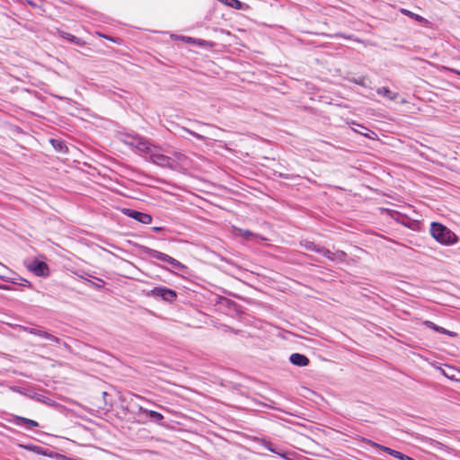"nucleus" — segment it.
I'll use <instances>...</instances> for the list:
<instances>
[{"label": "nucleus", "mask_w": 460, "mask_h": 460, "mask_svg": "<svg viewBox=\"0 0 460 460\" xmlns=\"http://www.w3.org/2000/svg\"><path fill=\"white\" fill-rule=\"evenodd\" d=\"M429 232L431 236L442 245H452L458 242L457 235L441 223L432 222Z\"/></svg>", "instance_id": "1"}, {"label": "nucleus", "mask_w": 460, "mask_h": 460, "mask_svg": "<svg viewBox=\"0 0 460 460\" xmlns=\"http://www.w3.org/2000/svg\"><path fill=\"white\" fill-rule=\"evenodd\" d=\"M141 251L146 256L156 259V260L164 261V262H166V263L170 264L175 270H181L185 269V266L181 262H180L176 259L169 256L166 253L156 251V250L152 249L147 246H141Z\"/></svg>", "instance_id": "2"}, {"label": "nucleus", "mask_w": 460, "mask_h": 460, "mask_svg": "<svg viewBox=\"0 0 460 460\" xmlns=\"http://www.w3.org/2000/svg\"><path fill=\"white\" fill-rule=\"evenodd\" d=\"M148 159L151 163L172 170L176 169V164L172 162V157L165 155L161 152V147L155 146V150H152L148 155Z\"/></svg>", "instance_id": "3"}, {"label": "nucleus", "mask_w": 460, "mask_h": 460, "mask_svg": "<svg viewBox=\"0 0 460 460\" xmlns=\"http://www.w3.org/2000/svg\"><path fill=\"white\" fill-rule=\"evenodd\" d=\"M148 296L155 299H161L167 303H172L177 298V293L175 290L162 286L155 287L150 290Z\"/></svg>", "instance_id": "4"}, {"label": "nucleus", "mask_w": 460, "mask_h": 460, "mask_svg": "<svg viewBox=\"0 0 460 460\" xmlns=\"http://www.w3.org/2000/svg\"><path fill=\"white\" fill-rule=\"evenodd\" d=\"M123 214L145 225L150 224L152 222V216L150 214L140 212L135 209L124 208Z\"/></svg>", "instance_id": "5"}, {"label": "nucleus", "mask_w": 460, "mask_h": 460, "mask_svg": "<svg viewBox=\"0 0 460 460\" xmlns=\"http://www.w3.org/2000/svg\"><path fill=\"white\" fill-rule=\"evenodd\" d=\"M28 269L38 277H45L49 275V266L46 262L35 260L29 266Z\"/></svg>", "instance_id": "6"}, {"label": "nucleus", "mask_w": 460, "mask_h": 460, "mask_svg": "<svg viewBox=\"0 0 460 460\" xmlns=\"http://www.w3.org/2000/svg\"><path fill=\"white\" fill-rule=\"evenodd\" d=\"M374 447H378L383 452L387 453L388 455L394 456V458L400 459V460H415L411 456H409L407 455H404L397 450L392 449L390 447H387L385 446L379 445L377 443L369 441Z\"/></svg>", "instance_id": "7"}, {"label": "nucleus", "mask_w": 460, "mask_h": 460, "mask_svg": "<svg viewBox=\"0 0 460 460\" xmlns=\"http://www.w3.org/2000/svg\"><path fill=\"white\" fill-rule=\"evenodd\" d=\"M260 444L265 447L266 449H268L269 451L279 456L280 457L286 459V460H290L288 456H287V453L279 447H277L275 446L274 444H272L270 440L266 439V438H261L260 439Z\"/></svg>", "instance_id": "8"}, {"label": "nucleus", "mask_w": 460, "mask_h": 460, "mask_svg": "<svg viewBox=\"0 0 460 460\" xmlns=\"http://www.w3.org/2000/svg\"><path fill=\"white\" fill-rule=\"evenodd\" d=\"M23 331L24 332H27L31 334H33V335H37V336H40L41 338H44L48 341H53V342H58L59 341V339L54 335H52L51 333L44 331V330H41V329H37V328H31V327H23Z\"/></svg>", "instance_id": "9"}, {"label": "nucleus", "mask_w": 460, "mask_h": 460, "mask_svg": "<svg viewBox=\"0 0 460 460\" xmlns=\"http://www.w3.org/2000/svg\"><path fill=\"white\" fill-rule=\"evenodd\" d=\"M139 153H143L149 155L152 150H155V146L152 145L148 140L140 137L137 140L136 146H134Z\"/></svg>", "instance_id": "10"}, {"label": "nucleus", "mask_w": 460, "mask_h": 460, "mask_svg": "<svg viewBox=\"0 0 460 460\" xmlns=\"http://www.w3.org/2000/svg\"><path fill=\"white\" fill-rule=\"evenodd\" d=\"M289 361L293 365L297 366V367H306L310 363L309 358L305 355L300 354V353L291 354L289 357Z\"/></svg>", "instance_id": "11"}, {"label": "nucleus", "mask_w": 460, "mask_h": 460, "mask_svg": "<svg viewBox=\"0 0 460 460\" xmlns=\"http://www.w3.org/2000/svg\"><path fill=\"white\" fill-rule=\"evenodd\" d=\"M396 221L402 224V226L408 227L409 229L414 231L420 228V222L418 220H413L401 214L399 215V217L396 219Z\"/></svg>", "instance_id": "12"}, {"label": "nucleus", "mask_w": 460, "mask_h": 460, "mask_svg": "<svg viewBox=\"0 0 460 460\" xmlns=\"http://www.w3.org/2000/svg\"><path fill=\"white\" fill-rule=\"evenodd\" d=\"M13 423L17 426L27 425L29 429L39 427V423L36 420L17 415L13 416Z\"/></svg>", "instance_id": "13"}, {"label": "nucleus", "mask_w": 460, "mask_h": 460, "mask_svg": "<svg viewBox=\"0 0 460 460\" xmlns=\"http://www.w3.org/2000/svg\"><path fill=\"white\" fill-rule=\"evenodd\" d=\"M424 324L428 328H429V329H431V330H433V331H435V332H437L438 333L446 334V335L450 336V337H456V333L455 332H452V331L447 330V329H445V328H443L441 326H438V325H437L436 323H434L431 321H425Z\"/></svg>", "instance_id": "14"}, {"label": "nucleus", "mask_w": 460, "mask_h": 460, "mask_svg": "<svg viewBox=\"0 0 460 460\" xmlns=\"http://www.w3.org/2000/svg\"><path fill=\"white\" fill-rule=\"evenodd\" d=\"M58 33L61 38L67 40L70 42H72L77 46H84L85 45V41L84 40H82L81 38L75 37L66 31L58 30Z\"/></svg>", "instance_id": "15"}, {"label": "nucleus", "mask_w": 460, "mask_h": 460, "mask_svg": "<svg viewBox=\"0 0 460 460\" xmlns=\"http://www.w3.org/2000/svg\"><path fill=\"white\" fill-rule=\"evenodd\" d=\"M401 13L424 26H428L429 24V22L426 18L420 16V14L414 13L410 10L402 8L401 9Z\"/></svg>", "instance_id": "16"}, {"label": "nucleus", "mask_w": 460, "mask_h": 460, "mask_svg": "<svg viewBox=\"0 0 460 460\" xmlns=\"http://www.w3.org/2000/svg\"><path fill=\"white\" fill-rule=\"evenodd\" d=\"M221 4L235 10H246L248 5L239 0H217Z\"/></svg>", "instance_id": "17"}, {"label": "nucleus", "mask_w": 460, "mask_h": 460, "mask_svg": "<svg viewBox=\"0 0 460 460\" xmlns=\"http://www.w3.org/2000/svg\"><path fill=\"white\" fill-rule=\"evenodd\" d=\"M49 142L56 151L63 154L67 153L68 148L64 141L60 139L51 138Z\"/></svg>", "instance_id": "18"}, {"label": "nucleus", "mask_w": 460, "mask_h": 460, "mask_svg": "<svg viewBox=\"0 0 460 460\" xmlns=\"http://www.w3.org/2000/svg\"><path fill=\"white\" fill-rule=\"evenodd\" d=\"M79 278L82 279L86 285L90 286L91 288L96 290H102L105 285L104 280L99 278H95L97 282H93L88 279L84 278L83 276H79Z\"/></svg>", "instance_id": "19"}, {"label": "nucleus", "mask_w": 460, "mask_h": 460, "mask_svg": "<svg viewBox=\"0 0 460 460\" xmlns=\"http://www.w3.org/2000/svg\"><path fill=\"white\" fill-rule=\"evenodd\" d=\"M376 93L378 95L386 97L387 99L392 100V101L396 100L397 97H398V93H393V92H391L389 90V88L385 87V86L377 88L376 89Z\"/></svg>", "instance_id": "20"}, {"label": "nucleus", "mask_w": 460, "mask_h": 460, "mask_svg": "<svg viewBox=\"0 0 460 460\" xmlns=\"http://www.w3.org/2000/svg\"><path fill=\"white\" fill-rule=\"evenodd\" d=\"M170 156L173 158L172 162H173V164H176V166L180 163H184L187 159V156L180 151L172 152Z\"/></svg>", "instance_id": "21"}, {"label": "nucleus", "mask_w": 460, "mask_h": 460, "mask_svg": "<svg viewBox=\"0 0 460 460\" xmlns=\"http://www.w3.org/2000/svg\"><path fill=\"white\" fill-rule=\"evenodd\" d=\"M301 245L307 251H312V252H319V249H320V245L314 243V242L312 241H307L305 240L304 243H301Z\"/></svg>", "instance_id": "22"}, {"label": "nucleus", "mask_w": 460, "mask_h": 460, "mask_svg": "<svg viewBox=\"0 0 460 460\" xmlns=\"http://www.w3.org/2000/svg\"><path fill=\"white\" fill-rule=\"evenodd\" d=\"M144 412L146 413L152 420L155 421H160L164 420V415L158 411L152 410H144Z\"/></svg>", "instance_id": "23"}, {"label": "nucleus", "mask_w": 460, "mask_h": 460, "mask_svg": "<svg viewBox=\"0 0 460 460\" xmlns=\"http://www.w3.org/2000/svg\"><path fill=\"white\" fill-rule=\"evenodd\" d=\"M349 81L355 84H358V85H360L363 87H367V76L352 77V78H349Z\"/></svg>", "instance_id": "24"}, {"label": "nucleus", "mask_w": 460, "mask_h": 460, "mask_svg": "<svg viewBox=\"0 0 460 460\" xmlns=\"http://www.w3.org/2000/svg\"><path fill=\"white\" fill-rule=\"evenodd\" d=\"M319 254L324 256L325 258H327L328 260L332 261H334V256H333V252H332L330 250H328L327 248L323 247V246H321L320 249H319V252H318Z\"/></svg>", "instance_id": "25"}, {"label": "nucleus", "mask_w": 460, "mask_h": 460, "mask_svg": "<svg viewBox=\"0 0 460 460\" xmlns=\"http://www.w3.org/2000/svg\"><path fill=\"white\" fill-rule=\"evenodd\" d=\"M334 256V261H341L343 262L346 261L348 255L345 252L338 250L335 252H333Z\"/></svg>", "instance_id": "26"}, {"label": "nucleus", "mask_w": 460, "mask_h": 460, "mask_svg": "<svg viewBox=\"0 0 460 460\" xmlns=\"http://www.w3.org/2000/svg\"><path fill=\"white\" fill-rule=\"evenodd\" d=\"M141 137L138 136H127L124 139L126 145L134 147L136 146L137 140H139Z\"/></svg>", "instance_id": "27"}, {"label": "nucleus", "mask_w": 460, "mask_h": 460, "mask_svg": "<svg viewBox=\"0 0 460 460\" xmlns=\"http://www.w3.org/2000/svg\"><path fill=\"white\" fill-rule=\"evenodd\" d=\"M182 129L199 140L205 141L207 139V137L205 136L199 134L197 132H194L187 128H182Z\"/></svg>", "instance_id": "28"}, {"label": "nucleus", "mask_w": 460, "mask_h": 460, "mask_svg": "<svg viewBox=\"0 0 460 460\" xmlns=\"http://www.w3.org/2000/svg\"><path fill=\"white\" fill-rule=\"evenodd\" d=\"M239 234L240 235L243 236L246 240H250L253 236V234L251 231L244 229H239Z\"/></svg>", "instance_id": "29"}, {"label": "nucleus", "mask_w": 460, "mask_h": 460, "mask_svg": "<svg viewBox=\"0 0 460 460\" xmlns=\"http://www.w3.org/2000/svg\"><path fill=\"white\" fill-rule=\"evenodd\" d=\"M21 281L19 283V285L22 286V287H31V282L25 279H22V278H20ZM13 284H18V282L16 281H13Z\"/></svg>", "instance_id": "30"}, {"label": "nucleus", "mask_w": 460, "mask_h": 460, "mask_svg": "<svg viewBox=\"0 0 460 460\" xmlns=\"http://www.w3.org/2000/svg\"><path fill=\"white\" fill-rule=\"evenodd\" d=\"M41 402L49 404V405H52L54 401H52L51 399L48 398V397H44V399H40Z\"/></svg>", "instance_id": "31"}, {"label": "nucleus", "mask_w": 460, "mask_h": 460, "mask_svg": "<svg viewBox=\"0 0 460 460\" xmlns=\"http://www.w3.org/2000/svg\"><path fill=\"white\" fill-rule=\"evenodd\" d=\"M279 177H280L282 179H287V180L291 179V176L289 174H286V173H282V172L279 173Z\"/></svg>", "instance_id": "32"}, {"label": "nucleus", "mask_w": 460, "mask_h": 460, "mask_svg": "<svg viewBox=\"0 0 460 460\" xmlns=\"http://www.w3.org/2000/svg\"><path fill=\"white\" fill-rule=\"evenodd\" d=\"M34 448H36V452L39 453V454H41L43 456H47V454L43 451V449L41 447H34Z\"/></svg>", "instance_id": "33"}, {"label": "nucleus", "mask_w": 460, "mask_h": 460, "mask_svg": "<svg viewBox=\"0 0 460 460\" xmlns=\"http://www.w3.org/2000/svg\"><path fill=\"white\" fill-rule=\"evenodd\" d=\"M0 288L4 290H11L12 288L6 285H0Z\"/></svg>", "instance_id": "34"}, {"label": "nucleus", "mask_w": 460, "mask_h": 460, "mask_svg": "<svg viewBox=\"0 0 460 460\" xmlns=\"http://www.w3.org/2000/svg\"><path fill=\"white\" fill-rule=\"evenodd\" d=\"M152 229H153V231H155V232H159V231H161V230H162V227L155 226V227H153Z\"/></svg>", "instance_id": "35"}, {"label": "nucleus", "mask_w": 460, "mask_h": 460, "mask_svg": "<svg viewBox=\"0 0 460 460\" xmlns=\"http://www.w3.org/2000/svg\"><path fill=\"white\" fill-rule=\"evenodd\" d=\"M361 134H362V135H364L365 137H369V138H372V137H371L370 136H368V134H367V133H361Z\"/></svg>", "instance_id": "36"}, {"label": "nucleus", "mask_w": 460, "mask_h": 460, "mask_svg": "<svg viewBox=\"0 0 460 460\" xmlns=\"http://www.w3.org/2000/svg\"><path fill=\"white\" fill-rule=\"evenodd\" d=\"M368 132H370L371 134L375 135L374 131H371L369 129H367Z\"/></svg>", "instance_id": "37"}]
</instances>
